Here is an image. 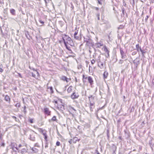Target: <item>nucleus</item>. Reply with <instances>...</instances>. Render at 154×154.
<instances>
[{
	"label": "nucleus",
	"mask_w": 154,
	"mask_h": 154,
	"mask_svg": "<svg viewBox=\"0 0 154 154\" xmlns=\"http://www.w3.org/2000/svg\"><path fill=\"white\" fill-rule=\"evenodd\" d=\"M98 66L101 69H103L104 67V63L103 61H102L100 59L97 61Z\"/></svg>",
	"instance_id": "obj_1"
},
{
	"label": "nucleus",
	"mask_w": 154,
	"mask_h": 154,
	"mask_svg": "<svg viewBox=\"0 0 154 154\" xmlns=\"http://www.w3.org/2000/svg\"><path fill=\"white\" fill-rule=\"evenodd\" d=\"M120 53L122 59H124L126 57V53L123 51V49L121 48H120Z\"/></svg>",
	"instance_id": "obj_2"
},
{
	"label": "nucleus",
	"mask_w": 154,
	"mask_h": 154,
	"mask_svg": "<svg viewBox=\"0 0 154 154\" xmlns=\"http://www.w3.org/2000/svg\"><path fill=\"white\" fill-rule=\"evenodd\" d=\"M93 41L91 38L86 43V45L88 46H92L94 45Z\"/></svg>",
	"instance_id": "obj_3"
},
{
	"label": "nucleus",
	"mask_w": 154,
	"mask_h": 154,
	"mask_svg": "<svg viewBox=\"0 0 154 154\" xmlns=\"http://www.w3.org/2000/svg\"><path fill=\"white\" fill-rule=\"evenodd\" d=\"M79 97L77 93H76L75 92H74L71 96V97L72 99H75Z\"/></svg>",
	"instance_id": "obj_4"
},
{
	"label": "nucleus",
	"mask_w": 154,
	"mask_h": 154,
	"mask_svg": "<svg viewBox=\"0 0 154 154\" xmlns=\"http://www.w3.org/2000/svg\"><path fill=\"white\" fill-rule=\"evenodd\" d=\"M89 108L91 112H92L93 111V109L95 107L94 103H92V102H89Z\"/></svg>",
	"instance_id": "obj_5"
},
{
	"label": "nucleus",
	"mask_w": 154,
	"mask_h": 154,
	"mask_svg": "<svg viewBox=\"0 0 154 154\" xmlns=\"http://www.w3.org/2000/svg\"><path fill=\"white\" fill-rule=\"evenodd\" d=\"M2 96L3 97H5L4 100L5 101L8 102L9 103H10L11 99L7 95L5 96L3 94L2 95Z\"/></svg>",
	"instance_id": "obj_6"
},
{
	"label": "nucleus",
	"mask_w": 154,
	"mask_h": 154,
	"mask_svg": "<svg viewBox=\"0 0 154 154\" xmlns=\"http://www.w3.org/2000/svg\"><path fill=\"white\" fill-rule=\"evenodd\" d=\"M44 112L45 114L48 116L51 115V112L49 110V109L48 108H45L44 109Z\"/></svg>",
	"instance_id": "obj_7"
},
{
	"label": "nucleus",
	"mask_w": 154,
	"mask_h": 154,
	"mask_svg": "<svg viewBox=\"0 0 154 154\" xmlns=\"http://www.w3.org/2000/svg\"><path fill=\"white\" fill-rule=\"evenodd\" d=\"M64 35V38H65L66 39V40H67V42L66 43H70L72 42L71 38L70 37H69L67 35Z\"/></svg>",
	"instance_id": "obj_8"
},
{
	"label": "nucleus",
	"mask_w": 154,
	"mask_h": 154,
	"mask_svg": "<svg viewBox=\"0 0 154 154\" xmlns=\"http://www.w3.org/2000/svg\"><path fill=\"white\" fill-rule=\"evenodd\" d=\"M88 81L90 83L91 85H92L93 84L94 81L92 78L91 76H88L87 77Z\"/></svg>",
	"instance_id": "obj_9"
},
{
	"label": "nucleus",
	"mask_w": 154,
	"mask_h": 154,
	"mask_svg": "<svg viewBox=\"0 0 154 154\" xmlns=\"http://www.w3.org/2000/svg\"><path fill=\"white\" fill-rule=\"evenodd\" d=\"M104 51L107 54V56H106V57L107 58H108L109 57V51L108 50L107 47L105 46L104 47Z\"/></svg>",
	"instance_id": "obj_10"
},
{
	"label": "nucleus",
	"mask_w": 154,
	"mask_h": 154,
	"mask_svg": "<svg viewBox=\"0 0 154 154\" xmlns=\"http://www.w3.org/2000/svg\"><path fill=\"white\" fill-rule=\"evenodd\" d=\"M20 152L22 154H26L28 152L27 149L23 148L20 151Z\"/></svg>",
	"instance_id": "obj_11"
},
{
	"label": "nucleus",
	"mask_w": 154,
	"mask_h": 154,
	"mask_svg": "<svg viewBox=\"0 0 154 154\" xmlns=\"http://www.w3.org/2000/svg\"><path fill=\"white\" fill-rule=\"evenodd\" d=\"M78 33V31H76L74 34V38L76 39V40H79V37L78 36H77V34Z\"/></svg>",
	"instance_id": "obj_12"
},
{
	"label": "nucleus",
	"mask_w": 154,
	"mask_h": 154,
	"mask_svg": "<svg viewBox=\"0 0 154 154\" xmlns=\"http://www.w3.org/2000/svg\"><path fill=\"white\" fill-rule=\"evenodd\" d=\"M60 79L63 81H66L67 82H68V79L65 76H62L60 78Z\"/></svg>",
	"instance_id": "obj_13"
},
{
	"label": "nucleus",
	"mask_w": 154,
	"mask_h": 154,
	"mask_svg": "<svg viewBox=\"0 0 154 154\" xmlns=\"http://www.w3.org/2000/svg\"><path fill=\"white\" fill-rule=\"evenodd\" d=\"M57 107L59 109L63 111L64 109V107L63 105H57Z\"/></svg>",
	"instance_id": "obj_14"
},
{
	"label": "nucleus",
	"mask_w": 154,
	"mask_h": 154,
	"mask_svg": "<svg viewBox=\"0 0 154 154\" xmlns=\"http://www.w3.org/2000/svg\"><path fill=\"white\" fill-rule=\"evenodd\" d=\"M89 102H92V100L94 99V97L92 95H90L88 97Z\"/></svg>",
	"instance_id": "obj_15"
},
{
	"label": "nucleus",
	"mask_w": 154,
	"mask_h": 154,
	"mask_svg": "<svg viewBox=\"0 0 154 154\" xmlns=\"http://www.w3.org/2000/svg\"><path fill=\"white\" fill-rule=\"evenodd\" d=\"M51 121H55L57 122L58 120L57 119L56 116H54L51 119H49L48 121L50 122Z\"/></svg>",
	"instance_id": "obj_16"
},
{
	"label": "nucleus",
	"mask_w": 154,
	"mask_h": 154,
	"mask_svg": "<svg viewBox=\"0 0 154 154\" xmlns=\"http://www.w3.org/2000/svg\"><path fill=\"white\" fill-rule=\"evenodd\" d=\"M121 8V10L122 12V14H121V15H123V16H124L125 13L126 14V15H127V13H126V11H125V9L123 7V6H122Z\"/></svg>",
	"instance_id": "obj_17"
},
{
	"label": "nucleus",
	"mask_w": 154,
	"mask_h": 154,
	"mask_svg": "<svg viewBox=\"0 0 154 154\" xmlns=\"http://www.w3.org/2000/svg\"><path fill=\"white\" fill-rule=\"evenodd\" d=\"M31 149L33 152L34 153H36L38 151V149L35 147H32Z\"/></svg>",
	"instance_id": "obj_18"
},
{
	"label": "nucleus",
	"mask_w": 154,
	"mask_h": 154,
	"mask_svg": "<svg viewBox=\"0 0 154 154\" xmlns=\"http://www.w3.org/2000/svg\"><path fill=\"white\" fill-rule=\"evenodd\" d=\"M73 87L72 86H70L68 88L67 91L68 93H70L72 92Z\"/></svg>",
	"instance_id": "obj_19"
},
{
	"label": "nucleus",
	"mask_w": 154,
	"mask_h": 154,
	"mask_svg": "<svg viewBox=\"0 0 154 154\" xmlns=\"http://www.w3.org/2000/svg\"><path fill=\"white\" fill-rule=\"evenodd\" d=\"M95 45L97 47L100 48L101 46H103V44L101 42H99L96 43Z\"/></svg>",
	"instance_id": "obj_20"
},
{
	"label": "nucleus",
	"mask_w": 154,
	"mask_h": 154,
	"mask_svg": "<svg viewBox=\"0 0 154 154\" xmlns=\"http://www.w3.org/2000/svg\"><path fill=\"white\" fill-rule=\"evenodd\" d=\"M108 72H107L106 71H105L103 73V76L104 79H106L108 75Z\"/></svg>",
	"instance_id": "obj_21"
},
{
	"label": "nucleus",
	"mask_w": 154,
	"mask_h": 154,
	"mask_svg": "<svg viewBox=\"0 0 154 154\" xmlns=\"http://www.w3.org/2000/svg\"><path fill=\"white\" fill-rule=\"evenodd\" d=\"M10 13L13 15H15V11L14 9H11L10 10Z\"/></svg>",
	"instance_id": "obj_22"
},
{
	"label": "nucleus",
	"mask_w": 154,
	"mask_h": 154,
	"mask_svg": "<svg viewBox=\"0 0 154 154\" xmlns=\"http://www.w3.org/2000/svg\"><path fill=\"white\" fill-rule=\"evenodd\" d=\"M84 42L86 43L91 38L88 36H86V37H84Z\"/></svg>",
	"instance_id": "obj_23"
},
{
	"label": "nucleus",
	"mask_w": 154,
	"mask_h": 154,
	"mask_svg": "<svg viewBox=\"0 0 154 154\" xmlns=\"http://www.w3.org/2000/svg\"><path fill=\"white\" fill-rule=\"evenodd\" d=\"M140 51L142 53V57H144L145 56H144V54L146 53V51L142 50V49H141V48H140Z\"/></svg>",
	"instance_id": "obj_24"
},
{
	"label": "nucleus",
	"mask_w": 154,
	"mask_h": 154,
	"mask_svg": "<svg viewBox=\"0 0 154 154\" xmlns=\"http://www.w3.org/2000/svg\"><path fill=\"white\" fill-rule=\"evenodd\" d=\"M87 79V77H85V76L84 75H82V80L83 81L84 83H85L86 82V81L85 80V79L86 80Z\"/></svg>",
	"instance_id": "obj_25"
},
{
	"label": "nucleus",
	"mask_w": 154,
	"mask_h": 154,
	"mask_svg": "<svg viewBox=\"0 0 154 154\" xmlns=\"http://www.w3.org/2000/svg\"><path fill=\"white\" fill-rule=\"evenodd\" d=\"M79 141L77 138L76 137H74L73 139L72 140V142L74 143H76V142L77 141Z\"/></svg>",
	"instance_id": "obj_26"
},
{
	"label": "nucleus",
	"mask_w": 154,
	"mask_h": 154,
	"mask_svg": "<svg viewBox=\"0 0 154 154\" xmlns=\"http://www.w3.org/2000/svg\"><path fill=\"white\" fill-rule=\"evenodd\" d=\"M98 1V4L100 5H102V3L104 1V0H97Z\"/></svg>",
	"instance_id": "obj_27"
},
{
	"label": "nucleus",
	"mask_w": 154,
	"mask_h": 154,
	"mask_svg": "<svg viewBox=\"0 0 154 154\" xmlns=\"http://www.w3.org/2000/svg\"><path fill=\"white\" fill-rule=\"evenodd\" d=\"M136 48L137 49V50L138 51H139V49H140V47L139 46V44H137L136 45Z\"/></svg>",
	"instance_id": "obj_28"
},
{
	"label": "nucleus",
	"mask_w": 154,
	"mask_h": 154,
	"mask_svg": "<svg viewBox=\"0 0 154 154\" xmlns=\"http://www.w3.org/2000/svg\"><path fill=\"white\" fill-rule=\"evenodd\" d=\"M65 46L66 47V48L69 51L70 50V47L69 46H68L66 43V44H64Z\"/></svg>",
	"instance_id": "obj_29"
},
{
	"label": "nucleus",
	"mask_w": 154,
	"mask_h": 154,
	"mask_svg": "<svg viewBox=\"0 0 154 154\" xmlns=\"http://www.w3.org/2000/svg\"><path fill=\"white\" fill-rule=\"evenodd\" d=\"M26 106H24L23 108L24 110L23 111V112H24L25 114H26L27 112L26 110Z\"/></svg>",
	"instance_id": "obj_30"
},
{
	"label": "nucleus",
	"mask_w": 154,
	"mask_h": 154,
	"mask_svg": "<svg viewBox=\"0 0 154 154\" xmlns=\"http://www.w3.org/2000/svg\"><path fill=\"white\" fill-rule=\"evenodd\" d=\"M3 66L2 64H1L0 65V72H3V70L2 69V67Z\"/></svg>",
	"instance_id": "obj_31"
},
{
	"label": "nucleus",
	"mask_w": 154,
	"mask_h": 154,
	"mask_svg": "<svg viewBox=\"0 0 154 154\" xmlns=\"http://www.w3.org/2000/svg\"><path fill=\"white\" fill-rule=\"evenodd\" d=\"M15 106L16 107H20V103H17L15 105Z\"/></svg>",
	"instance_id": "obj_32"
},
{
	"label": "nucleus",
	"mask_w": 154,
	"mask_h": 154,
	"mask_svg": "<svg viewBox=\"0 0 154 154\" xmlns=\"http://www.w3.org/2000/svg\"><path fill=\"white\" fill-rule=\"evenodd\" d=\"M96 16L97 17L98 20H100V14H99V13L97 14H96Z\"/></svg>",
	"instance_id": "obj_33"
},
{
	"label": "nucleus",
	"mask_w": 154,
	"mask_h": 154,
	"mask_svg": "<svg viewBox=\"0 0 154 154\" xmlns=\"http://www.w3.org/2000/svg\"><path fill=\"white\" fill-rule=\"evenodd\" d=\"M124 27L123 26L121 25L118 27V29H122L124 28Z\"/></svg>",
	"instance_id": "obj_34"
},
{
	"label": "nucleus",
	"mask_w": 154,
	"mask_h": 154,
	"mask_svg": "<svg viewBox=\"0 0 154 154\" xmlns=\"http://www.w3.org/2000/svg\"><path fill=\"white\" fill-rule=\"evenodd\" d=\"M49 89L50 90L51 92V93H53L54 92L53 90V88L52 87H51L49 88Z\"/></svg>",
	"instance_id": "obj_35"
},
{
	"label": "nucleus",
	"mask_w": 154,
	"mask_h": 154,
	"mask_svg": "<svg viewBox=\"0 0 154 154\" xmlns=\"http://www.w3.org/2000/svg\"><path fill=\"white\" fill-rule=\"evenodd\" d=\"M29 121L31 123H32L33 122V119H30L29 120Z\"/></svg>",
	"instance_id": "obj_36"
},
{
	"label": "nucleus",
	"mask_w": 154,
	"mask_h": 154,
	"mask_svg": "<svg viewBox=\"0 0 154 154\" xmlns=\"http://www.w3.org/2000/svg\"><path fill=\"white\" fill-rule=\"evenodd\" d=\"M70 4L71 5V8L72 9V10H73L74 8V6L73 4H72V3H70Z\"/></svg>",
	"instance_id": "obj_37"
},
{
	"label": "nucleus",
	"mask_w": 154,
	"mask_h": 154,
	"mask_svg": "<svg viewBox=\"0 0 154 154\" xmlns=\"http://www.w3.org/2000/svg\"><path fill=\"white\" fill-rule=\"evenodd\" d=\"M34 146H36V147H38V148L40 147V146L39 145L38 143H35L34 144Z\"/></svg>",
	"instance_id": "obj_38"
},
{
	"label": "nucleus",
	"mask_w": 154,
	"mask_h": 154,
	"mask_svg": "<svg viewBox=\"0 0 154 154\" xmlns=\"http://www.w3.org/2000/svg\"><path fill=\"white\" fill-rule=\"evenodd\" d=\"M91 63L92 64H93L95 63V61L94 59H92L91 60Z\"/></svg>",
	"instance_id": "obj_39"
},
{
	"label": "nucleus",
	"mask_w": 154,
	"mask_h": 154,
	"mask_svg": "<svg viewBox=\"0 0 154 154\" xmlns=\"http://www.w3.org/2000/svg\"><path fill=\"white\" fill-rule=\"evenodd\" d=\"M48 143L47 142H46V143H45V148H47L48 147Z\"/></svg>",
	"instance_id": "obj_40"
},
{
	"label": "nucleus",
	"mask_w": 154,
	"mask_h": 154,
	"mask_svg": "<svg viewBox=\"0 0 154 154\" xmlns=\"http://www.w3.org/2000/svg\"><path fill=\"white\" fill-rule=\"evenodd\" d=\"M56 145L57 146H59L60 145V142L57 141L56 142Z\"/></svg>",
	"instance_id": "obj_41"
},
{
	"label": "nucleus",
	"mask_w": 154,
	"mask_h": 154,
	"mask_svg": "<svg viewBox=\"0 0 154 154\" xmlns=\"http://www.w3.org/2000/svg\"><path fill=\"white\" fill-rule=\"evenodd\" d=\"M94 154H100V153L97 150H96Z\"/></svg>",
	"instance_id": "obj_42"
},
{
	"label": "nucleus",
	"mask_w": 154,
	"mask_h": 154,
	"mask_svg": "<svg viewBox=\"0 0 154 154\" xmlns=\"http://www.w3.org/2000/svg\"><path fill=\"white\" fill-rule=\"evenodd\" d=\"M105 106V105H104V106H103L102 107H101V108H99V109H98V110H97V111H98L99 110H101V109H103L104 108V107Z\"/></svg>",
	"instance_id": "obj_43"
},
{
	"label": "nucleus",
	"mask_w": 154,
	"mask_h": 154,
	"mask_svg": "<svg viewBox=\"0 0 154 154\" xmlns=\"http://www.w3.org/2000/svg\"><path fill=\"white\" fill-rule=\"evenodd\" d=\"M30 139L32 141H34L35 140V138L34 137L32 138V137L31 136H30Z\"/></svg>",
	"instance_id": "obj_44"
},
{
	"label": "nucleus",
	"mask_w": 154,
	"mask_h": 154,
	"mask_svg": "<svg viewBox=\"0 0 154 154\" xmlns=\"http://www.w3.org/2000/svg\"><path fill=\"white\" fill-rule=\"evenodd\" d=\"M65 38H64V37H63L62 38V39H63V42L64 43V44H66V42L65 41Z\"/></svg>",
	"instance_id": "obj_45"
},
{
	"label": "nucleus",
	"mask_w": 154,
	"mask_h": 154,
	"mask_svg": "<svg viewBox=\"0 0 154 154\" xmlns=\"http://www.w3.org/2000/svg\"><path fill=\"white\" fill-rule=\"evenodd\" d=\"M123 60H120L119 61V63L120 64H122L123 63Z\"/></svg>",
	"instance_id": "obj_46"
},
{
	"label": "nucleus",
	"mask_w": 154,
	"mask_h": 154,
	"mask_svg": "<svg viewBox=\"0 0 154 154\" xmlns=\"http://www.w3.org/2000/svg\"><path fill=\"white\" fill-rule=\"evenodd\" d=\"M39 131L42 133L44 132L43 130L41 128H39Z\"/></svg>",
	"instance_id": "obj_47"
},
{
	"label": "nucleus",
	"mask_w": 154,
	"mask_h": 154,
	"mask_svg": "<svg viewBox=\"0 0 154 154\" xmlns=\"http://www.w3.org/2000/svg\"><path fill=\"white\" fill-rule=\"evenodd\" d=\"M52 102L53 103H54L56 104H57L58 103V102H57V100H54L52 101Z\"/></svg>",
	"instance_id": "obj_48"
},
{
	"label": "nucleus",
	"mask_w": 154,
	"mask_h": 154,
	"mask_svg": "<svg viewBox=\"0 0 154 154\" xmlns=\"http://www.w3.org/2000/svg\"><path fill=\"white\" fill-rule=\"evenodd\" d=\"M44 139L47 142V135H46V136H44Z\"/></svg>",
	"instance_id": "obj_49"
},
{
	"label": "nucleus",
	"mask_w": 154,
	"mask_h": 154,
	"mask_svg": "<svg viewBox=\"0 0 154 154\" xmlns=\"http://www.w3.org/2000/svg\"><path fill=\"white\" fill-rule=\"evenodd\" d=\"M94 8L97 11H98L99 10V8H98V7H94Z\"/></svg>",
	"instance_id": "obj_50"
},
{
	"label": "nucleus",
	"mask_w": 154,
	"mask_h": 154,
	"mask_svg": "<svg viewBox=\"0 0 154 154\" xmlns=\"http://www.w3.org/2000/svg\"><path fill=\"white\" fill-rule=\"evenodd\" d=\"M149 16H148V15H147V16H146V18H145V21H147V20L149 18Z\"/></svg>",
	"instance_id": "obj_51"
},
{
	"label": "nucleus",
	"mask_w": 154,
	"mask_h": 154,
	"mask_svg": "<svg viewBox=\"0 0 154 154\" xmlns=\"http://www.w3.org/2000/svg\"><path fill=\"white\" fill-rule=\"evenodd\" d=\"M32 76L35 78V75L33 74V73L32 72Z\"/></svg>",
	"instance_id": "obj_52"
},
{
	"label": "nucleus",
	"mask_w": 154,
	"mask_h": 154,
	"mask_svg": "<svg viewBox=\"0 0 154 154\" xmlns=\"http://www.w3.org/2000/svg\"><path fill=\"white\" fill-rule=\"evenodd\" d=\"M12 117L14 119H15V121H17V118L15 116H12Z\"/></svg>",
	"instance_id": "obj_53"
},
{
	"label": "nucleus",
	"mask_w": 154,
	"mask_h": 154,
	"mask_svg": "<svg viewBox=\"0 0 154 154\" xmlns=\"http://www.w3.org/2000/svg\"><path fill=\"white\" fill-rule=\"evenodd\" d=\"M43 134V135L45 136H46V135H47V134H46V132H43V133H42Z\"/></svg>",
	"instance_id": "obj_54"
},
{
	"label": "nucleus",
	"mask_w": 154,
	"mask_h": 154,
	"mask_svg": "<svg viewBox=\"0 0 154 154\" xmlns=\"http://www.w3.org/2000/svg\"><path fill=\"white\" fill-rule=\"evenodd\" d=\"M123 5L124 6H126V3L125 2V1L124 0H123Z\"/></svg>",
	"instance_id": "obj_55"
},
{
	"label": "nucleus",
	"mask_w": 154,
	"mask_h": 154,
	"mask_svg": "<svg viewBox=\"0 0 154 154\" xmlns=\"http://www.w3.org/2000/svg\"><path fill=\"white\" fill-rule=\"evenodd\" d=\"M69 142L70 143V144L72 143V139H70L69 141Z\"/></svg>",
	"instance_id": "obj_56"
},
{
	"label": "nucleus",
	"mask_w": 154,
	"mask_h": 154,
	"mask_svg": "<svg viewBox=\"0 0 154 154\" xmlns=\"http://www.w3.org/2000/svg\"><path fill=\"white\" fill-rule=\"evenodd\" d=\"M136 54V52L135 51H134L132 53V55H135V54Z\"/></svg>",
	"instance_id": "obj_57"
},
{
	"label": "nucleus",
	"mask_w": 154,
	"mask_h": 154,
	"mask_svg": "<svg viewBox=\"0 0 154 154\" xmlns=\"http://www.w3.org/2000/svg\"><path fill=\"white\" fill-rule=\"evenodd\" d=\"M69 53L70 54H72L73 53L72 51V50L70 49V50H69Z\"/></svg>",
	"instance_id": "obj_58"
},
{
	"label": "nucleus",
	"mask_w": 154,
	"mask_h": 154,
	"mask_svg": "<svg viewBox=\"0 0 154 154\" xmlns=\"http://www.w3.org/2000/svg\"><path fill=\"white\" fill-rule=\"evenodd\" d=\"M18 76H19V77H20L21 78H22V77L21 74L20 73H18Z\"/></svg>",
	"instance_id": "obj_59"
},
{
	"label": "nucleus",
	"mask_w": 154,
	"mask_h": 154,
	"mask_svg": "<svg viewBox=\"0 0 154 154\" xmlns=\"http://www.w3.org/2000/svg\"><path fill=\"white\" fill-rule=\"evenodd\" d=\"M36 71V74L38 76H39V73L38 72Z\"/></svg>",
	"instance_id": "obj_60"
},
{
	"label": "nucleus",
	"mask_w": 154,
	"mask_h": 154,
	"mask_svg": "<svg viewBox=\"0 0 154 154\" xmlns=\"http://www.w3.org/2000/svg\"><path fill=\"white\" fill-rule=\"evenodd\" d=\"M39 22H40L41 23H42V24H44V22L42 21L41 20H40V21H39Z\"/></svg>",
	"instance_id": "obj_61"
},
{
	"label": "nucleus",
	"mask_w": 154,
	"mask_h": 154,
	"mask_svg": "<svg viewBox=\"0 0 154 154\" xmlns=\"http://www.w3.org/2000/svg\"><path fill=\"white\" fill-rule=\"evenodd\" d=\"M5 144L4 143H2V146H5Z\"/></svg>",
	"instance_id": "obj_62"
},
{
	"label": "nucleus",
	"mask_w": 154,
	"mask_h": 154,
	"mask_svg": "<svg viewBox=\"0 0 154 154\" xmlns=\"http://www.w3.org/2000/svg\"><path fill=\"white\" fill-rule=\"evenodd\" d=\"M3 0H0V3H2L3 2Z\"/></svg>",
	"instance_id": "obj_63"
},
{
	"label": "nucleus",
	"mask_w": 154,
	"mask_h": 154,
	"mask_svg": "<svg viewBox=\"0 0 154 154\" xmlns=\"http://www.w3.org/2000/svg\"><path fill=\"white\" fill-rule=\"evenodd\" d=\"M21 146H22V145H21V144H20L19 145L18 147H19L20 148V147Z\"/></svg>",
	"instance_id": "obj_64"
}]
</instances>
